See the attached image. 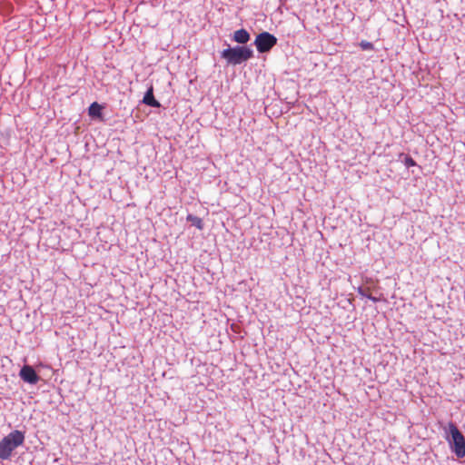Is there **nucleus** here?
<instances>
[{
  "label": "nucleus",
  "instance_id": "nucleus-11",
  "mask_svg": "<svg viewBox=\"0 0 465 465\" xmlns=\"http://www.w3.org/2000/svg\"><path fill=\"white\" fill-rule=\"evenodd\" d=\"M360 46L362 50L371 51L374 49L373 44L368 41H361Z\"/></svg>",
  "mask_w": 465,
  "mask_h": 465
},
{
  "label": "nucleus",
  "instance_id": "nucleus-12",
  "mask_svg": "<svg viewBox=\"0 0 465 465\" xmlns=\"http://www.w3.org/2000/svg\"><path fill=\"white\" fill-rule=\"evenodd\" d=\"M403 163H404L405 166L408 168L416 165V162L410 155H406L404 157Z\"/></svg>",
  "mask_w": 465,
  "mask_h": 465
},
{
  "label": "nucleus",
  "instance_id": "nucleus-3",
  "mask_svg": "<svg viewBox=\"0 0 465 465\" xmlns=\"http://www.w3.org/2000/svg\"><path fill=\"white\" fill-rule=\"evenodd\" d=\"M446 440L448 441L451 451L458 458L465 457V437L460 431L458 427L453 422H449L446 430Z\"/></svg>",
  "mask_w": 465,
  "mask_h": 465
},
{
  "label": "nucleus",
  "instance_id": "nucleus-2",
  "mask_svg": "<svg viewBox=\"0 0 465 465\" xmlns=\"http://www.w3.org/2000/svg\"><path fill=\"white\" fill-rule=\"evenodd\" d=\"M221 57L226 60L228 64H241L253 57V51L246 45L228 47L221 52Z\"/></svg>",
  "mask_w": 465,
  "mask_h": 465
},
{
  "label": "nucleus",
  "instance_id": "nucleus-5",
  "mask_svg": "<svg viewBox=\"0 0 465 465\" xmlns=\"http://www.w3.org/2000/svg\"><path fill=\"white\" fill-rule=\"evenodd\" d=\"M20 379L31 385H35L40 381V376L37 374L33 366L25 364L19 371Z\"/></svg>",
  "mask_w": 465,
  "mask_h": 465
},
{
  "label": "nucleus",
  "instance_id": "nucleus-9",
  "mask_svg": "<svg viewBox=\"0 0 465 465\" xmlns=\"http://www.w3.org/2000/svg\"><path fill=\"white\" fill-rule=\"evenodd\" d=\"M186 220L195 226L197 229L202 230L203 228V220L193 214H188Z\"/></svg>",
  "mask_w": 465,
  "mask_h": 465
},
{
  "label": "nucleus",
  "instance_id": "nucleus-6",
  "mask_svg": "<svg viewBox=\"0 0 465 465\" xmlns=\"http://www.w3.org/2000/svg\"><path fill=\"white\" fill-rule=\"evenodd\" d=\"M143 103L148 106L154 108H159L161 106V104L154 98L153 85H150L147 91L145 92L144 96L143 98Z\"/></svg>",
  "mask_w": 465,
  "mask_h": 465
},
{
  "label": "nucleus",
  "instance_id": "nucleus-8",
  "mask_svg": "<svg viewBox=\"0 0 465 465\" xmlns=\"http://www.w3.org/2000/svg\"><path fill=\"white\" fill-rule=\"evenodd\" d=\"M103 107L96 102H94L88 108V114L91 117L100 118L102 116Z\"/></svg>",
  "mask_w": 465,
  "mask_h": 465
},
{
  "label": "nucleus",
  "instance_id": "nucleus-10",
  "mask_svg": "<svg viewBox=\"0 0 465 465\" xmlns=\"http://www.w3.org/2000/svg\"><path fill=\"white\" fill-rule=\"evenodd\" d=\"M358 293L360 295H361V296H364V297L368 298L369 300L372 301L373 302H377L379 301L378 298H376V297L372 296L371 294L368 293L366 292V290L361 288V287H360L358 289Z\"/></svg>",
  "mask_w": 465,
  "mask_h": 465
},
{
  "label": "nucleus",
  "instance_id": "nucleus-1",
  "mask_svg": "<svg viewBox=\"0 0 465 465\" xmlns=\"http://www.w3.org/2000/svg\"><path fill=\"white\" fill-rule=\"evenodd\" d=\"M25 432L15 430L0 440V459L7 460L11 458L13 451L25 442Z\"/></svg>",
  "mask_w": 465,
  "mask_h": 465
},
{
  "label": "nucleus",
  "instance_id": "nucleus-7",
  "mask_svg": "<svg viewBox=\"0 0 465 465\" xmlns=\"http://www.w3.org/2000/svg\"><path fill=\"white\" fill-rule=\"evenodd\" d=\"M251 35L244 28L236 30L233 33L232 40L240 45H245L250 41Z\"/></svg>",
  "mask_w": 465,
  "mask_h": 465
},
{
  "label": "nucleus",
  "instance_id": "nucleus-4",
  "mask_svg": "<svg viewBox=\"0 0 465 465\" xmlns=\"http://www.w3.org/2000/svg\"><path fill=\"white\" fill-rule=\"evenodd\" d=\"M276 44L277 38L269 32L260 33L254 40V45L261 54L268 53Z\"/></svg>",
  "mask_w": 465,
  "mask_h": 465
}]
</instances>
